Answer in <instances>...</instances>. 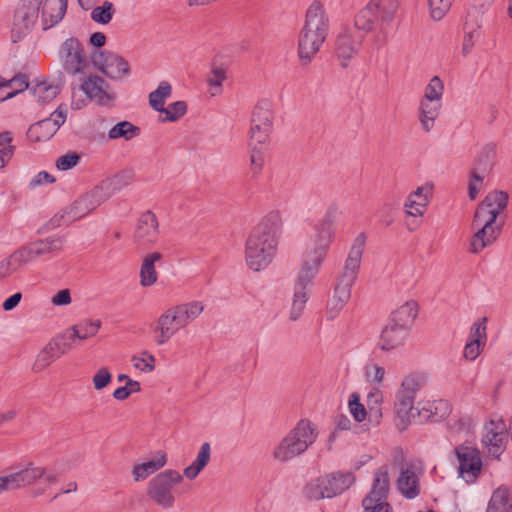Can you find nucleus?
Here are the masks:
<instances>
[{"mask_svg": "<svg viewBox=\"0 0 512 512\" xmlns=\"http://www.w3.org/2000/svg\"><path fill=\"white\" fill-rule=\"evenodd\" d=\"M337 207L331 205L326 210L324 217L314 226L316 232L312 240V246L304 253L301 270L298 274L294 299L292 303L290 319L297 320L302 314L308 300L307 288L319 272L334 237V221Z\"/></svg>", "mask_w": 512, "mask_h": 512, "instance_id": "nucleus-1", "label": "nucleus"}, {"mask_svg": "<svg viewBox=\"0 0 512 512\" xmlns=\"http://www.w3.org/2000/svg\"><path fill=\"white\" fill-rule=\"evenodd\" d=\"M282 231V219L277 211L269 212L251 230L245 244V259L253 271L265 269L276 254Z\"/></svg>", "mask_w": 512, "mask_h": 512, "instance_id": "nucleus-2", "label": "nucleus"}, {"mask_svg": "<svg viewBox=\"0 0 512 512\" xmlns=\"http://www.w3.org/2000/svg\"><path fill=\"white\" fill-rule=\"evenodd\" d=\"M42 7L43 29L47 30L59 23L67 10V0H20L17 5L11 27V40L13 43L26 37L38 20L40 7Z\"/></svg>", "mask_w": 512, "mask_h": 512, "instance_id": "nucleus-3", "label": "nucleus"}, {"mask_svg": "<svg viewBox=\"0 0 512 512\" xmlns=\"http://www.w3.org/2000/svg\"><path fill=\"white\" fill-rule=\"evenodd\" d=\"M398 5L394 0H369L354 17V27L366 35L376 31L374 42L382 47L387 42V27L395 18Z\"/></svg>", "mask_w": 512, "mask_h": 512, "instance_id": "nucleus-4", "label": "nucleus"}, {"mask_svg": "<svg viewBox=\"0 0 512 512\" xmlns=\"http://www.w3.org/2000/svg\"><path fill=\"white\" fill-rule=\"evenodd\" d=\"M366 236L360 233L354 240L343 270L336 279L333 298L328 303L330 313H338L351 297V288L355 283L365 248Z\"/></svg>", "mask_w": 512, "mask_h": 512, "instance_id": "nucleus-5", "label": "nucleus"}, {"mask_svg": "<svg viewBox=\"0 0 512 512\" xmlns=\"http://www.w3.org/2000/svg\"><path fill=\"white\" fill-rule=\"evenodd\" d=\"M488 204L481 202L474 213L472 228L477 229L474 233L469 251L478 254L485 247L491 245L499 237L504 220L498 221L496 213L492 210H487Z\"/></svg>", "mask_w": 512, "mask_h": 512, "instance_id": "nucleus-6", "label": "nucleus"}, {"mask_svg": "<svg viewBox=\"0 0 512 512\" xmlns=\"http://www.w3.org/2000/svg\"><path fill=\"white\" fill-rule=\"evenodd\" d=\"M317 438L316 428L308 419H301L295 428L275 447L274 458L286 462L304 453Z\"/></svg>", "mask_w": 512, "mask_h": 512, "instance_id": "nucleus-7", "label": "nucleus"}, {"mask_svg": "<svg viewBox=\"0 0 512 512\" xmlns=\"http://www.w3.org/2000/svg\"><path fill=\"white\" fill-rule=\"evenodd\" d=\"M390 480L388 467L383 465L374 473V479L370 492L362 500V512H393L388 503Z\"/></svg>", "mask_w": 512, "mask_h": 512, "instance_id": "nucleus-8", "label": "nucleus"}, {"mask_svg": "<svg viewBox=\"0 0 512 512\" xmlns=\"http://www.w3.org/2000/svg\"><path fill=\"white\" fill-rule=\"evenodd\" d=\"M183 481V476L176 470L168 469L154 476L148 483L147 495L157 505L169 509L175 498L172 488Z\"/></svg>", "mask_w": 512, "mask_h": 512, "instance_id": "nucleus-9", "label": "nucleus"}, {"mask_svg": "<svg viewBox=\"0 0 512 512\" xmlns=\"http://www.w3.org/2000/svg\"><path fill=\"white\" fill-rule=\"evenodd\" d=\"M458 462V475L466 483H475L480 477L483 463L480 450L471 442H464L454 448Z\"/></svg>", "mask_w": 512, "mask_h": 512, "instance_id": "nucleus-10", "label": "nucleus"}, {"mask_svg": "<svg viewBox=\"0 0 512 512\" xmlns=\"http://www.w3.org/2000/svg\"><path fill=\"white\" fill-rule=\"evenodd\" d=\"M496 156L497 151L494 143L486 144L477 155L474 167L470 173L469 197L471 200L476 199L478 196L484 176L492 171L496 162Z\"/></svg>", "mask_w": 512, "mask_h": 512, "instance_id": "nucleus-11", "label": "nucleus"}, {"mask_svg": "<svg viewBox=\"0 0 512 512\" xmlns=\"http://www.w3.org/2000/svg\"><path fill=\"white\" fill-rule=\"evenodd\" d=\"M272 130L273 128L259 127L256 124L250 127V169L254 175H259L263 169Z\"/></svg>", "mask_w": 512, "mask_h": 512, "instance_id": "nucleus-12", "label": "nucleus"}, {"mask_svg": "<svg viewBox=\"0 0 512 512\" xmlns=\"http://www.w3.org/2000/svg\"><path fill=\"white\" fill-rule=\"evenodd\" d=\"M59 56L63 69L68 74L84 73L85 69L89 67L84 47L77 38L66 39L60 47Z\"/></svg>", "mask_w": 512, "mask_h": 512, "instance_id": "nucleus-13", "label": "nucleus"}, {"mask_svg": "<svg viewBox=\"0 0 512 512\" xmlns=\"http://www.w3.org/2000/svg\"><path fill=\"white\" fill-rule=\"evenodd\" d=\"M111 196L109 183H100L91 191L79 197L69 208L68 214L72 220L81 219L96 209Z\"/></svg>", "mask_w": 512, "mask_h": 512, "instance_id": "nucleus-14", "label": "nucleus"}, {"mask_svg": "<svg viewBox=\"0 0 512 512\" xmlns=\"http://www.w3.org/2000/svg\"><path fill=\"white\" fill-rule=\"evenodd\" d=\"M364 34L354 32L350 27H344L335 41V55L341 61L343 68L348 67L349 61L358 54L363 44Z\"/></svg>", "mask_w": 512, "mask_h": 512, "instance_id": "nucleus-15", "label": "nucleus"}, {"mask_svg": "<svg viewBox=\"0 0 512 512\" xmlns=\"http://www.w3.org/2000/svg\"><path fill=\"white\" fill-rule=\"evenodd\" d=\"M92 62L111 79H121L130 73L129 63L113 52H94Z\"/></svg>", "mask_w": 512, "mask_h": 512, "instance_id": "nucleus-16", "label": "nucleus"}, {"mask_svg": "<svg viewBox=\"0 0 512 512\" xmlns=\"http://www.w3.org/2000/svg\"><path fill=\"white\" fill-rule=\"evenodd\" d=\"M328 36L321 32L312 31L302 27L298 36V57L300 64L306 66L312 62L316 54L321 50Z\"/></svg>", "mask_w": 512, "mask_h": 512, "instance_id": "nucleus-17", "label": "nucleus"}, {"mask_svg": "<svg viewBox=\"0 0 512 512\" xmlns=\"http://www.w3.org/2000/svg\"><path fill=\"white\" fill-rule=\"evenodd\" d=\"M80 88L90 100L101 106H110L115 99V94L109 91V85L100 76H88Z\"/></svg>", "mask_w": 512, "mask_h": 512, "instance_id": "nucleus-18", "label": "nucleus"}, {"mask_svg": "<svg viewBox=\"0 0 512 512\" xmlns=\"http://www.w3.org/2000/svg\"><path fill=\"white\" fill-rule=\"evenodd\" d=\"M159 223L156 215L148 210L141 214L134 232V240L138 245L154 244L159 236Z\"/></svg>", "mask_w": 512, "mask_h": 512, "instance_id": "nucleus-19", "label": "nucleus"}, {"mask_svg": "<svg viewBox=\"0 0 512 512\" xmlns=\"http://www.w3.org/2000/svg\"><path fill=\"white\" fill-rule=\"evenodd\" d=\"M46 474L43 467H35L29 463L24 469L2 476L1 482L5 485L6 490L17 489L26 485L33 484L36 480L42 478Z\"/></svg>", "mask_w": 512, "mask_h": 512, "instance_id": "nucleus-20", "label": "nucleus"}, {"mask_svg": "<svg viewBox=\"0 0 512 512\" xmlns=\"http://www.w3.org/2000/svg\"><path fill=\"white\" fill-rule=\"evenodd\" d=\"M303 27L312 31L321 32L328 36L330 31V19L324 4L319 0H314L308 7L305 14Z\"/></svg>", "mask_w": 512, "mask_h": 512, "instance_id": "nucleus-21", "label": "nucleus"}, {"mask_svg": "<svg viewBox=\"0 0 512 512\" xmlns=\"http://www.w3.org/2000/svg\"><path fill=\"white\" fill-rule=\"evenodd\" d=\"M432 191L433 184L427 183L411 192L405 202L406 213L413 217L422 216L432 197Z\"/></svg>", "mask_w": 512, "mask_h": 512, "instance_id": "nucleus-22", "label": "nucleus"}, {"mask_svg": "<svg viewBox=\"0 0 512 512\" xmlns=\"http://www.w3.org/2000/svg\"><path fill=\"white\" fill-rule=\"evenodd\" d=\"M36 259L31 244L14 251L11 256L0 263V279L5 278L11 272Z\"/></svg>", "mask_w": 512, "mask_h": 512, "instance_id": "nucleus-23", "label": "nucleus"}, {"mask_svg": "<svg viewBox=\"0 0 512 512\" xmlns=\"http://www.w3.org/2000/svg\"><path fill=\"white\" fill-rule=\"evenodd\" d=\"M408 333L409 331L388 321L381 332L378 345L383 351L394 350L404 344Z\"/></svg>", "mask_w": 512, "mask_h": 512, "instance_id": "nucleus-24", "label": "nucleus"}, {"mask_svg": "<svg viewBox=\"0 0 512 512\" xmlns=\"http://www.w3.org/2000/svg\"><path fill=\"white\" fill-rule=\"evenodd\" d=\"M492 428L487 430L484 437L486 445L490 446V453L494 456H499L503 453L507 443L508 431L506 424L503 420H499V423L491 422Z\"/></svg>", "mask_w": 512, "mask_h": 512, "instance_id": "nucleus-25", "label": "nucleus"}, {"mask_svg": "<svg viewBox=\"0 0 512 512\" xmlns=\"http://www.w3.org/2000/svg\"><path fill=\"white\" fill-rule=\"evenodd\" d=\"M414 400V397L397 391L394 410L399 419L397 425H402L401 429H405L412 418L418 417L417 410H421V407H414Z\"/></svg>", "mask_w": 512, "mask_h": 512, "instance_id": "nucleus-26", "label": "nucleus"}, {"mask_svg": "<svg viewBox=\"0 0 512 512\" xmlns=\"http://www.w3.org/2000/svg\"><path fill=\"white\" fill-rule=\"evenodd\" d=\"M452 411V406L448 400L439 399L433 402H427L417 410V415L426 421L440 422L446 419Z\"/></svg>", "mask_w": 512, "mask_h": 512, "instance_id": "nucleus-27", "label": "nucleus"}, {"mask_svg": "<svg viewBox=\"0 0 512 512\" xmlns=\"http://www.w3.org/2000/svg\"><path fill=\"white\" fill-rule=\"evenodd\" d=\"M323 479L325 486H327L329 498L342 494L355 482V476L352 472H333L323 476Z\"/></svg>", "mask_w": 512, "mask_h": 512, "instance_id": "nucleus-28", "label": "nucleus"}, {"mask_svg": "<svg viewBox=\"0 0 512 512\" xmlns=\"http://www.w3.org/2000/svg\"><path fill=\"white\" fill-rule=\"evenodd\" d=\"M180 328L172 310L169 308L157 320L154 332L157 334L155 341L158 345L166 343Z\"/></svg>", "mask_w": 512, "mask_h": 512, "instance_id": "nucleus-29", "label": "nucleus"}, {"mask_svg": "<svg viewBox=\"0 0 512 512\" xmlns=\"http://www.w3.org/2000/svg\"><path fill=\"white\" fill-rule=\"evenodd\" d=\"M170 309L175 316L179 328L182 329L203 312L204 306L200 301H192L174 306Z\"/></svg>", "mask_w": 512, "mask_h": 512, "instance_id": "nucleus-30", "label": "nucleus"}, {"mask_svg": "<svg viewBox=\"0 0 512 512\" xmlns=\"http://www.w3.org/2000/svg\"><path fill=\"white\" fill-rule=\"evenodd\" d=\"M170 309L175 316L179 328L182 329L203 312L204 306L200 301H192L174 306Z\"/></svg>", "mask_w": 512, "mask_h": 512, "instance_id": "nucleus-31", "label": "nucleus"}, {"mask_svg": "<svg viewBox=\"0 0 512 512\" xmlns=\"http://www.w3.org/2000/svg\"><path fill=\"white\" fill-rule=\"evenodd\" d=\"M417 314L418 304L411 300L394 310L389 317V321L409 331Z\"/></svg>", "mask_w": 512, "mask_h": 512, "instance_id": "nucleus-32", "label": "nucleus"}, {"mask_svg": "<svg viewBox=\"0 0 512 512\" xmlns=\"http://www.w3.org/2000/svg\"><path fill=\"white\" fill-rule=\"evenodd\" d=\"M397 486L399 491L408 499H414L420 494V482L412 468L401 470Z\"/></svg>", "mask_w": 512, "mask_h": 512, "instance_id": "nucleus-33", "label": "nucleus"}, {"mask_svg": "<svg viewBox=\"0 0 512 512\" xmlns=\"http://www.w3.org/2000/svg\"><path fill=\"white\" fill-rule=\"evenodd\" d=\"M486 512H512V492L502 485L492 493Z\"/></svg>", "mask_w": 512, "mask_h": 512, "instance_id": "nucleus-34", "label": "nucleus"}, {"mask_svg": "<svg viewBox=\"0 0 512 512\" xmlns=\"http://www.w3.org/2000/svg\"><path fill=\"white\" fill-rule=\"evenodd\" d=\"M162 259L160 252H153L145 256L140 269V284L143 287L152 286L157 281L155 262Z\"/></svg>", "mask_w": 512, "mask_h": 512, "instance_id": "nucleus-35", "label": "nucleus"}, {"mask_svg": "<svg viewBox=\"0 0 512 512\" xmlns=\"http://www.w3.org/2000/svg\"><path fill=\"white\" fill-rule=\"evenodd\" d=\"M166 462V454L164 452H158L157 457L135 465L132 470L135 481L146 479L149 475L164 467Z\"/></svg>", "mask_w": 512, "mask_h": 512, "instance_id": "nucleus-36", "label": "nucleus"}, {"mask_svg": "<svg viewBox=\"0 0 512 512\" xmlns=\"http://www.w3.org/2000/svg\"><path fill=\"white\" fill-rule=\"evenodd\" d=\"M420 115L419 120L422 124L423 129L429 132L434 126L435 119L438 117L441 102L435 100L421 99L420 102Z\"/></svg>", "mask_w": 512, "mask_h": 512, "instance_id": "nucleus-37", "label": "nucleus"}, {"mask_svg": "<svg viewBox=\"0 0 512 512\" xmlns=\"http://www.w3.org/2000/svg\"><path fill=\"white\" fill-rule=\"evenodd\" d=\"M56 132L55 124L45 118L29 127L27 137L32 142H41L49 140Z\"/></svg>", "mask_w": 512, "mask_h": 512, "instance_id": "nucleus-38", "label": "nucleus"}, {"mask_svg": "<svg viewBox=\"0 0 512 512\" xmlns=\"http://www.w3.org/2000/svg\"><path fill=\"white\" fill-rule=\"evenodd\" d=\"M256 124L259 127L273 128V111L268 101H261L256 104L252 111L251 126Z\"/></svg>", "mask_w": 512, "mask_h": 512, "instance_id": "nucleus-39", "label": "nucleus"}, {"mask_svg": "<svg viewBox=\"0 0 512 512\" xmlns=\"http://www.w3.org/2000/svg\"><path fill=\"white\" fill-rule=\"evenodd\" d=\"M63 242L64 240L60 236H50L46 239L31 242L30 244L37 258L53 251H60L63 247Z\"/></svg>", "mask_w": 512, "mask_h": 512, "instance_id": "nucleus-40", "label": "nucleus"}, {"mask_svg": "<svg viewBox=\"0 0 512 512\" xmlns=\"http://www.w3.org/2000/svg\"><path fill=\"white\" fill-rule=\"evenodd\" d=\"M427 384V375L424 373H411L407 375L401 383L399 391L410 395L415 398L418 391H420Z\"/></svg>", "mask_w": 512, "mask_h": 512, "instance_id": "nucleus-41", "label": "nucleus"}, {"mask_svg": "<svg viewBox=\"0 0 512 512\" xmlns=\"http://www.w3.org/2000/svg\"><path fill=\"white\" fill-rule=\"evenodd\" d=\"M101 327L100 320H84L70 328L71 335L78 340H86L97 334Z\"/></svg>", "mask_w": 512, "mask_h": 512, "instance_id": "nucleus-42", "label": "nucleus"}, {"mask_svg": "<svg viewBox=\"0 0 512 512\" xmlns=\"http://www.w3.org/2000/svg\"><path fill=\"white\" fill-rule=\"evenodd\" d=\"M172 87L169 82H160L158 88L149 94V104L155 110L160 112L164 110L165 100L171 96Z\"/></svg>", "mask_w": 512, "mask_h": 512, "instance_id": "nucleus-43", "label": "nucleus"}, {"mask_svg": "<svg viewBox=\"0 0 512 512\" xmlns=\"http://www.w3.org/2000/svg\"><path fill=\"white\" fill-rule=\"evenodd\" d=\"M140 128L129 121H121L114 125L108 132L110 139L124 138L131 140L140 134Z\"/></svg>", "mask_w": 512, "mask_h": 512, "instance_id": "nucleus-44", "label": "nucleus"}, {"mask_svg": "<svg viewBox=\"0 0 512 512\" xmlns=\"http://www.w3.org/2000/svg\"><path fill=\"white\" fill-rule=\"evenodd\" d=\"M303 494L308 500H321L329 498L327 486L324 484L323 476L311 480L303 488Z\"/></svg>", "mask_w": 512, "mask_h": 512, "instance_id": "nucleus-45", "label": "nucleus"}, {"mask_svg": "<svg viewBox=\"0 0 512 512\" xmlns=\"http://www.w3.org/2000/svg\"><path fill=\"white\" fill-rule=\"evenodd\" d=\"M509 196L503 191H493L489 193L481 202L488 204L487 210L496 213V218L506 209Z\"/></svg>", "mask_w": 512, "mask_h": 512, "instance_id": "nucleus-46", "label": "nucleus"}, {"mask_svg": "<svg viewBox=\"0 0 512 512\" xmlns=\"http://www.w3.org/2000/svg\"><path fill=\"white\" fill-rule=\"evenodd\" d=\"M75 336L71 335V330L67 329L60 335H57L53 339L49 341L54 351L58 354L59 357L61 355L67 353L69 350L75 347L76 344Z\"/></svg>", "mask_w": 512, "mask_h": 512, "instance_id": "nucleus-47", "label": "nucleus"}, {"mask_svg": "<svg viewBox=\"0 0 512 512\" xmlns=\"http://www.w3.org/2000/svg\"><path fill=\"white\" fill-rule=\"evenodd\" d=\"M13 135L10 131L0 133V169L4 168L14 155L15 146L11 143Z\"/></svg>", "mask_w": 512, "mask_h": 512, "instance_id": "nucleus-48", "label": "nucleus"}, {"mask_svg": "<svg viewBox=\"0 0 512 512\" xmlns=\"http://www.w3.org/2000/svg\"><path fill=\"white\" fill-rule=\"evenodd\" d=\"M30 91L37 98L40 104H45L56 97L58 94V87L49 85L46 82L37 83Z\"/></svg>", "mask_w": 512, "mask_h": 512, "instance_id": "nucleus-49", "label": "nucleus"}, {"mask_svg": "<svg viewBox=\"0 0 512 512\" xmlns=\"http://www.w3.org/2000/svg\"><path fill=\"white\" fill-rule=\"evenodd\" d=\"M7 87L12 88L13 90L5 93V96L0 98V102L13 98L15 95L26 89H30L28 76L24 73L16 74L12 79L7 81Z\"/></svg>", "mask_w": 512, "mask_h": 512, "instance_id": "nucleus-50", "label": "nucleus"}, {"mask_svg": "<svg viewBox=\"0 0 512 512\" xmlns=\"http://www.w3.org/2000/svg\"><path fill=\"white\" fill-rule=\"evenodd\" d=\"M60 358L56 351H54L53 347L50 343H48L43 350L37 355L36 360L34 362L33 369L36 372H40L47 368L51 363H53L56 359Z\"/></svg>", "mask_w": 512, "mask_h": 512, "instance_id": "nucleus-51", "label": "nucleus"}, {"mask_svg": "<svg viewBox=\"0 0 512 512\" xmlns=\"http://www.w3.org/2000/svg\"><path fill=\"white\" fill-rule=\"evenodd\" d=\"M115 13V8L112 2L104 1L101 6L95 7L91 12L93 21L99 24H108Z\"/></svg>", "mask_w": 512, "mask_h": 512, "instance_id": "nucleus-52", "label": "nucleus"}, {"mask_svg": "<svg viewBox=\"0 0 512 512\" xmlns=\"http://www.w3.org/2000/svg\"><path fill=\"white\" fill-rule=\"evenodd\" d=\"M187 112V104L185 101H176L171 103L168 107H164L160 113H164L165 117L160 119L161 122H175L183 117Z\"/></svg>", "mask_w": 512, "mask_h": 512, "instance_id": "nucleus-53", "label": "nucleus"}, {"mask_svg": "<svg viewBox=\"0 0 512 512\" xmlns=\"http://www.w3.org/2000/svg\"><path fill=\"white\" fill-rule=\"evenodd\" d=\"M226 79V69L222 66L213 65L212 70L207 78V83L211 89H214L211 94L213 96L221 93L222 84Z\"/></svg>", "mask_w": 512, "mask_h": 512, "instance_id": "nucleus-54", "label": "nucleus"}, {"mask_svg": "<svg viewBox=\"0 0 512 512\" xmlns=\"http://www.w3.org/2000/svg\"><path fill=\"white\" fill-rule=\"evenodd\" d=\"M444 91V85L438 76H434L425 88L422 99L440 101Z\"/></svg>", "mask_w": 512, "mask_h": 512, "instance_id": "nucleus-55", "label": "nucleus"}, {"mask_svg": "<svg viewBox=\"0 0 512 512\" xmlns=\"http://www.w3.org/2000/svg\"><path fill=\"white\" fill-rule=\"evenodd\" d=\"M454 0H428L431 17L434 20H441L449 11Z\"/></svg>", "mask_w": 512, "mask_h": 512, "instance_id": "nucleus-56", "label": "nucleus"}, {"mask_svg": "<svg viewBox=\"0 0 512 512\" xmlns=\"http://www.w3.org/2000/svg\"><path fill=\"white\" fill-rule=\"evenodd\" d=\"M133 180V173L129 170L121 171L111 179L102 181L101 183H109V192L112 189H121L124 186L130 184Z\"/></svg>", "mask_w": 512, "mask_h": 512, "instance_id": "nucleus-57", "label": "nucleus"}, {"mask_svg": "<svg viewBox=\"0 0 512 512\" xmlns=\"http://www.w3.org/2000/svg\"><path fill=\"white\" fill-rule=\"evenodd\" d=\"M472 426L473 420L468 415L461 416L458 419H453L448 423L449 430L455 434L469 432Z\"/></svg>", "mask_w": 512, "mask_h": 512, "instance_id": "nucleus-58", "label": "nucleus"}, {"mask_svg": "<svg viewBox=\"0 0 512 512\" xmlns=\"http://www.w3.org/2000/svg\"><path fill=\"white\" fill-rule=\"evenodd\" d=\"M349 409L357 422H362L365 420L367 412L364 405L360 403V397L358 394H351L349 398Z\"/></svg>", "mask_w": 512, "mask_h": 512, "instance_id": "nucleus-59", "label": "nucleus"}, {"mask_svg": "<svg viewBox=\"0 0 512 512\" xmlns=\"http://www.w3.org/2000/svg\"><path fill=\"white\" fill-rule=\"evenodd\" d=\"M487 317H482L478 319L471 327L469 340H477V342H481L486 344L487 334H486V323Z\"/></svg>", "mask_w": 512, "mask_h": 512, "instance_id": "nucleus-60", "label": "nucleus"}, {"mask_svg": "<svg viewBox=\"0 0 512 512\" xmlns=\"http://www.w3.org/2000/svg\"><path fill=\"white\" fill-rule=\"evenodd\" d=\"M81 160V156L76 152H69L60 156L56 161V167L61 171H67L75 167Z\"/></svg>", "mask_w": 512, "mask_h": 512, "instance_id": "nucleus-61", "label": "nucleus"}, {"mask_svg": "<svg viewBox=\"0 0 512 512\" xmlns=\"http://www.w3.org/2000/svg\"><path fill=\"white\" fill-rule=\"evenodd\" d=\"M92 381L96 390H102L111 383L112 374L107 367H101L94 374Z\"/></svg>", "mask_w": 512, "mask_h": 512, "instance_id": "nucleus-62", "label": "nucleus"}, {"mask_svg": "<svg viewBox=\"0 0 512 512\" xmlns=\"http://www.w3.org/2000/svg\"><path fill=\"white\" fill-rule=\"evenodd\" d=\"M484 346V343L477 342V340H468L464 348V357L470 361L475 360Z\"/></svg>", "mask_w": 512, "mask_h": 512, "instance_id": "nucleus-63", "label": "nucleus"}, {"mask_svg": "<svg viewBox=\"0 0 512 512\" xmlns=\"http://www.w3.org/2000/svg\"><path fill=\"white\" fill-rule=\"evenodd\" d=\"M479 37H480L479 26L475 29H471L470 31L466 32L464 39H463V45H462V53L464 56L468 55L472 51L474 42Z\"/></svg>", "mask_w": 512, "mask_h": 512, "instance_id": "nucleus-64", "label": "nucleus"}]
</instances>
